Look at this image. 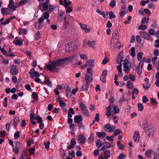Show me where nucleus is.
I'll return each instance as SVG.
<instances>
[{"instance_id": "f257e3e1", "label": "nucleus", "mask_w": 159, "mask_h": 159, "mask_svg": "<svg viewBox=\"0 0 159 159\" xmlns=\"http://www.w3.org/2000/svg\"><path fill=\"white\" fill-rule=\"evenodd\" d=\"M68 58L60 59L59 60L54 59L51 63L46 65L47 68L51 72H56L58 71L59 67L63 65L66 61L68 60Z\"/></svg>"}, {"instance_id": "f03ea898", "label": "nucleus", "mask_w": 159, "mask_h": 159, "mask_svg": "<svg viewBox=\"0 0 159 159\" xmlns=\"http://www.w3.org/2000/svg\"><path fill=\"white\" fill-rule=\"evenodd\" d=\"M8 7V8H2L1 9V13L3 15L7 14V13L8 12L9 8L11 10L15 11L18 6H15L14 1L13 0H10L9 4Z\"/></svg>"}, {"instance_id": "7ed1b4c3", "label": "nucleus", "mask_w": 159, "mask_h": 159, "mask_svg": "<svg viewBox=\"0 0 159 159\" xmlns=\"http://www.w3.org/2000/svg\"><path fill=\"white\" fill-rule=\"evenodd\" d=\"M143 129L146 134L150 136H152L154 134V131L151 125L147 122L143 125Z\"/></svg>"}, {"instance_id": "20e7f679", "label": "nucleus", "mask_w": 159, "mask_h": 159, "mask_svg": "<svg viewBox=\"0 0 159 159\" xmlns=\"http://www.w3.org/2000/svg\"><path fill=\"white\" fill-rule=\"evenodd\" d=\"M123 64L124 71L126 73H129L130 69H131V66L128 60L127 59H125Z\"/></svg>"}, {"instance_id": "39448f33", "label": "nucleus", "mask_w": 159, "mask_h": 159, "mask_svg": "<svg viewBox=\"0 0 159 159\" xmlns=\"http://www.w3.org/2000/svg\"><path fill=\"white\" fill-rule=\"evenodd\" d=\"M93 78L92 76H90L86 74L85 76V80L86 81L85 87H86V89H88L90 83L92 81Z\"/></svg>"}, {"instance_id": "423d86ee", "label": "nucleus", "mask_w": 159, "mask_h": 159, "mask_svg": "<svg viewBox=\"0 0 159 159\" xmlns=\"http://www.w3.org/2000/svg\"><path fill=\"white\" fill-rule=\"evenodd\" d=\"M80 106L82 112L85 116H88L89 115V112L85 105L83 102H80Z\"/></svg>"}, {"instance_id": "0eeeda50", "label": "nucleus", "mask_w": 159, "mask_h": 159, "mask_svg": "<svg viewBox=\"0 0 159 159\" xmlns=\"http://www.w3.org/2000/svg\"><path fill=\"white\" fill-rule=\"evenodd\" d=\"M123 58V52L122 51H120L116 57L117 62L118 64H121L123 61L122 59Z\"/></svg>"}, {"instance_id": "6e6552de", "label": "nucleus", "mask_w": 159, "mask_h": 159, "mask_svg": "<svg viewBox=\"0 0 159 159\" xmlns=\"http://www.w3.org/2000/svg\"><path fill=\"white\" fill-rule=\"evenodd\" d=\"M143 65V63H142V61H140L137 67L136 71L139 75H141L142 73V68Z\"/></svg>"}, {"instance_id": "1a4fd4ad", "label": "nucleus", "mask_w": 159, "mask_h": 159, "mask_svg": "<svg viewBox=\"0 0 159 159\" xmlns=\"http://www.w3.org/2000/svg\"><path fill=\"white\" fill-rule=\"evenodd\" d=\"M11 73L13 75H15L18 73V70L16 65H13L11 67L10 70Z\"/></svg>"}, {"instance_id": "9d476101", "label": "nucleus", "mask_w": 159, "mask_h": 159, "mask_svg": "<svg viewBox=\"0 0 159 159\" xmlns=\"http://www.w3.org/2000/svg\"><path fill=\"white\" fill-rule=\"evenodd\" d=\"M103 143L105 144V145H107V144H108V145H107V146H105V145H104L102 148H101V151H103L106 149L109 148H112L113 147V145H111V144L108 142L104 141L103 142Z\"/></svg>"}, {"instance_id": "9b49d317", "label": "nucleus", "mask_w": 159, "mask_h": 159, "mask_svg": "<svg viewBox=\"0 0 159 159\" xmlns=\"http://www.w3.org/2000/svg\"><path fill=\"white\" fill-rule=\"evenodd\" d=\"M76 144L75 139H72L70 141V144L68 146L67 148L68 150H70L71 149L74 148Z\"/></svg>"}, {"instance_id": "f8f14e48", "label": "nucleus", "mask_w": 159, "mask_h": 159, "mask_svg": "<svg viewBox=\"0 0 159 159\" xmlns=\"http://www.w3.org/2000/svg\"><path fill=\"white\" fill-rule=\"evenodd\" d=\"M94 62V61L93 59L89 60L86 62L84 65V67H87L90 66L93 67L94 66L93 63Z\"/></svg>"}, {"instance_id": "ddd939ff", "label": "nucleus", "mask_w": 159, "mask_h": 159, "mask_svg": "<svg viewBox=\"0 0 159 159\" xmlns=\"http://www.w3.org/2000/svg\"><path fill=\"white\" fill-rule=\"evenodd\" d=\"M79 25L80 26L81 28L83 30L85 33H88L90 30V29L89 28H87V25L86 24H82L81 23H79Z\"/></svg>"}, {"instance_id": "4468645a", "label": "nucleus", "mask_w": 159, "mask_h": 159, "mask_svg": "<svg viewBox=\"0 0 159 159\" xmlns=\"http://www.w3.org/2000/svg\"><path fill=\"white\" fill-rule=\"evenodd\" d=\"M73 48L71 43H68L66 47V51L67 52H70L73 51Z\"/></svg>"}, {"instance_id": "2eb2a0df", "label": "nucleus", "mask_w": 159, "mask_h": 159, "mask_svg": "<svg viewBox=\"0 0 159 159\" xmlns=\"http://www.w3.org/2000/svg\"><path fill=\"white\" fill-rule=\"evenodd\" d=\"M140 138V135L138 131H135L133 136V139L135 141H138Z\"/></svg>"}, {"instance_id": "dca6fc26", "label": "nucleus", "mask_w": 159, "mask_h": 159, "mask_svg": "<svg viewBox=\"0 0 159 159\" xmlns=\"http://www.w3.org/2000/svg\"><path fill=\"white\" fill-rule=\"evenodd\" d=\"M140 36L141 37L145 38L146 39H149L150 38V36L148 34V33H145L144 32H142Z\"/></svg>"}, {"instance_id": "f3484780", "label": "nucleus", "mask_w": 159, "mask_h": 159, "mask_svg": "<svg viewBox=\"0 0 159 159\" xmlns=\"http://www.w3.org/2000/svg\"><path fill=\"white\" fill-rule=\"evenodd\" d=\"M119 36L117 35V34L116 33L114 32L112 34V37L111 39V42L112 41H114V40L115 39V41L116 43V42H118V39Z\"/></svg>"}, {"instance_id": "a211bd4d", "label": "nucleus", "mask_w": 159, "mask_h": 159, "mask_svg": "<svg viewBox=\"0 0 159 159\" xmlns=\"http://www.w3.org/2000/svg\"><path fill=\"white\" fill-rule=\"evenodd\" d=\"M105 128H107L106 129H105V131L110 132H112V130L111 128V126L110 124L108 123L106 124L104 127V129H105Z\"/></svg>"}, {"instance_id": "6ab92c4d", "label": "nucleus", "mask_w": 159, "mask_h": 159, "mask_svg": "<svg viewBox=\"0 0 159 159\" xmlns=\"http://www.w3.org/2000/svg\"><path fill=\"white\" fill-rule=\"evenodd\" d=\"M74 120L75 122L76 123H79L82 121V118L80 115L76 116H75Z\"/></svg>"}, {"instance_id": "aec40b11", "label": "nucleus", "mask_w": 159, "mask_h": 159, "mask_svg": "<svg viewBox=\"0 0 159 159\" xmlns=\"http://www.w3.org/2000/svg\"><path fill=\"white\" fill-rule=\"evenodd\" d=\"M59 150L60 153L61 158L63 159H65V158L66 156V153L65 152V151L63 149H60Z\"/></svg>"}, {"instance_id": "412c9836", "label": "nucleus", "mask_w": 159, "mask_h": 159, "mask_svg": "<svg viewBox=\"0 0 159 159\" xmlns=\"http://www.w3.org/2000/svg\"><path fill=\"white\" fill-rule=\"evenodd\" d=\"M13 120V122L12 125L14 127H16L18 123L19 122V118L17 116L15 117Z\"/></svg>"}, {"instance_id": "4be33fe9", "label": "nucleus", "mask_w": 159, "mask_h": 159, "mask_svg": "<svg viewBox=\"0 0 159 159\" xmlns=\"http://www.w3.org/2000/svg\"><path fill=\"white\" fill-rule=\"evenodd\" d=\"M79 140L81 144H84L85 142V138L84 135H80L78 137Z\"/></svg>"}, {"instance_id": "5701e85b", "label": "nucleus", "mask_w": 159, "mask_h": 159, "mask_svg": "<svg viewBox=\"0 0 159 159\" xmlns=\"http://www.w3.org/2000/svg\"><path fill=\"white\" fill-rule=\"evenodd\" d=\"M95 44V42L94 41H89L87 43V44L88 46L92 48H93Z\"/></svg>"}, {"instance_id": "b1692460", "label": "nucleus", "mask_w": 159, "mask_h": 159, "mask_svg": "<svg viewBox=\"0 0 159 159\" xmlns=\"http://www.w3.org/2000/svg\"><path fill=\"white\" fill-rule=\"evenodd\" d=\"M30 75L32 78L34 77H38L39 76V73L37 71H34L33 73H30Z\"/></svg>"}, {"instance_id": "393cba45", "label": "nucleus", "mask_w": 159, "mask_h": 159, "mask_svg": "<svg viewBox=\"0 0 159 159\" xmlns=\"http://www.w3.org/2000/svg\"><path fill=\"white\" fill-rule=\"evenodd\" d=\"M106 135V134L104 132H103L101 133L99 132H97V137L101 139L102 138H102H104L105 137Z\"/></svg>"}, {"instance_id": "a878e982", "label": "nucleus", "mask_w": 159, "mask_h": 159, "mask_svg": "<svg viewBox=\"0 0 159 159\" xmlns=\"http://www.w3.org/2000/svg\"><path fill=\"white\" fill-rule=\"evenodd\" d=\"M152 150L148 149L145 152V154L146 156H147L150 158L151 157L152 153Z\"/></svg>"}, {"instance_id": "bb28decb", "label": "nucleus", "mask_w": 159, "mask_h": 159, "mask_svg": "<svg viewBox=\"0 0 159 159\" xmlns=\"http://www.w3.org/2000/svg\"><path fill=\"white\" fill-rule=\"evenodd\" d=\"M69 25V22L68 21H64V25L62 27V30L66 29Z\"/></svg>"}, {"instance_id": "cd10ccee", "label": "nucleus", "mask_w": 159, "mask_h": 159, "mask_svg": "<svg viewBox=\"0 0 159 159\" xmlns=\"http://www.w3.org/2000/svg\"><path fill=\"white\" fill-rule=\"evenodd\" d=\"M34 25L35 27L38 29L41 28L42 27L41 23L39 22H36L35 23Z\"/></svg>"}, {"instance_id": "c85d7f7f", "label": "nucleus", "mask_w": 159, "mask_h": 159, "mask_svg": "<svg viewBox=\"0 0 159 159\" xmlns=\"http://www.w3.org/2000/svg\"><path fill=\"white\" fill-rule=\"evenodd\" d=\"M126 86L128 88L131 89L133 88V84L131 81H129L127 82Z\"/></svg>"}, {"instance_id": "c756f323", "label": "nucleus", "mask_w": 159, "mask_h": 159, "mask_svg": "<svg viewBox=\"0 0 159 159\" xmlns=\"http://www.w3.org/2000/svg\"><path fill=\"white\" fill-rule=\"evenodd\" d=\"M135 48L134 47H132L130 50V55L133 57H134L135 55Z\"/></svg>"}, {"instance_id": "7c9ffc66", "label": "nucleus", "mask_w": 159, "mask_h": 159, "mask_svg": "<svg viewBox=\"0 0 159 159\" xmlns=\"http://www.w3.org/2000/svg\"><path fill=\"white\" fill-rule=\"evenodd\" d=\"M13 43L16 45L21 46L22 45V41H21L20 40H17L16 41L14 40L13 41Z\"/></svg>"}, {"instance_id": "2f4dec72", "label": "nucleus", "mask_w": 159, "mask_h": 159, "mask_svg": "<svg viewBox=\"0 0 159 159\" xmlns=\"http://www.w3.org/2000/svg\"><path fill=\"white\" fill-rule=\"evenodd\" d=\"M87 74L88 75V74H89V75L91 76H92L93 74L91 67H90L88 68L87 69Z\"/></svg>"}, {"instance_id": "473e14b6", "label": "nucleus", "mask_w": 159, "mask_h": 159, "mask_svg": "<svg viewBox=\"0 0 159 159\" xmlns=\"http://www.w3.org/2000/svg\"><path fill=\"white\" fill-rule=\"evenodd\" d=\"M48 3H45V2H44L43 3V10L41 9V11H46L47 10L48 8Z\"/></svg>"}, {"instance_id": "72a5a7b5", "label": "nucleus", "mask_w": 159, "mask_h": 159, "mask_svg": "<svg viewBox=\"0 0 159 159\" xmlns=\"http://www.w3.org/2000/svg\"><path fill=\"white\" fill-rule=\"evenodd\" d=\"M109 18L111 19L115 18L116 17V16L112 11H111L109 12Z\"/></svg>"}, {"instance_id": "f704fd0d", "label": "nucleus", "mask_w": 159, "mask_h": 159, "mask_svg": "<svg viewBox=\"0 0 159 159\" xmlns=\"http://www.w3.org/2000/svg\"><path fill=\"white\" fill-rule=\"evenodd\" d=\"M113 108L114 111V114H116V113H118L119 112V109L117 107L116 105H114L113 106Z\"/></svg>"}, {"instance_id": "c9c22d12", "label": "nucleus", "mask_w": 159, "mask_h": 159, "mask_svg": "<svg viewBox=\"0 0 159 159\" xmlns=\"http://www.w3.org/2000/svg\"><path fill=\"white\" fill-rule=\"evenodd\" d=\"M116 4V2L115 0H111L109 6L112 8L114 7Z\"/></svg>"}, {"instance_id": "e433bc0d", "label": "nucleus", "mask_w": 159, "mask_h": 159, "mask_svg": "<svg viewBox=\"0 0 159 159\" xmlns=\"http://www.w3.org/2000/svg\"><path fill=\"white\" fill-rule=\"evenodd\" d=\"M44 82L45 84L48 86H50V87H51L52 86V84L50 82L49 79H48L47 80H45Z\"/></svg>"}, {"instance_id": "4c0bfd02", "label": "nucleus", "mask_w": 159, "mask_h": 159, "mask_svg": "<svg viewBox=\"0 0 159 159\" xmlns=\"http://www.w3.org/2000/svg\"><path fill=\"white\" fill-rule=\"evenodd\" d=\"M20 137V133L19 131H17L15 133L14 135V139H17Z\"/></svg>"}, {"instance_id": "58836bf2", "label": "nucleus", "mask_w": 159, "mask_h": 159, "mask_svg": "<svg viewBox=\"0 0 159 159\" xmlns=\"http://www.w3.org/2000/svg\"><path fill=\"white\" fill-rule=\"evenodd\" d=\"M105 157L107 158H109L110 155V152L109 150L105 151L104 152Z\"/></svg>"}, {"instance_id": "ea45409f", "label": "nucleus", "mask_w": 159, "mask_h": 159, "mask_svg": "<svg viewBox=\"0 0 159 159\" xmlns=\"http://www.w3.org/2000/svg\"><path fill=\"white\" fill-rule=\"evenodd\" d=\"M150 84H149V83H146V84L144 83L143 84V87L146 90L150 88Z\"/></svg>"}, {"instance_id": "a19ab883", "label": "nucleus", "mask_w": 159, "mask_h": 159, "mask_svg": "<svg viewBox=\"0 0 159 159\" xmlns=\"http://www.w3.org/2000/svg\"><path fill=\"white\" fill-rule=\"evenodd\" d=\"M32 96L34 99L37 101L38 100V95L35 92H33L32 94Z\"/></svg>"}, {"instance_id": "79ce46f5", "label": "nucleus", "mask_w": 159, "mask_h": 159, "mask_svg": "<svg viewBox=\"0 0 159 159\" xmlns=\"http://www.w3.org/2000/svg\"><path fill=\"white\" fill-rule=\"evenodd\" d=\"M143 53L142 52H139L137 54V57L138 61H140L143 56Z\"/></svg>"}, {"instance_id": "37998d69", "label": "nucleus", "mask_w": 159, "mask_h": 159, "mask_svg": "<svg viewBox=\"0 0 159 159\" xmlns=\"http://www.w3.org/2000/svg\"><path fill=\"white\" fill-rule=\"evenodd\" d=\"M138 109L139 111H142L143 108V104L140 103H139L138 105Z\"/></svg>"}, {"instance_id": "c03bdc74", "label": "nucleus", "mask_w": 159, "mask_h": 159, "mask_svg": "<svg viewBox=\"0 0 159 159\" xmlns=\"http://www.w3.org/2000/svg\"><path fill=\"white\" fill-rule=\"evenodd\" d=\"M147 26L146 25H140L138 29L139 30H144L147 28Z\"/></svg>"}, {"instance_id": "a18cd8bd", "label": "nucleus", "mask_w": 159, "mask_h": 159, "mask_svg": "<svg viewBox=\"0 0 159 159\" xmlns=\"http://www.w3.org/2000/svg\"><path fill=\"white\" fill-rule=\"evenodd\" d=\"M35 150V149L34 146L29 149V151L30 154L31 155H33L34 153Z\"/></svg>"}, {"instance_id": "49530a36", "label": "nucleus", "mask_w": 159, "mask_h": 159, "mask_svg": "<svg viewBox=\"0 0 159 159\" xmlns=\"http://www.w3.org/2000/svg\"><path fill=\"white\" fill-rule=\"evenodd\" d=\"M147 18L146 17H143L141 21V23L145 24L147 23L148 22L149 19L148 18L147 20Z\"/></svg>"}, {"instance_id": "de8ad7c7", "label": "nucleus", "mask_w": 159, "mask_h": 159, "mask_svg": "<svg viewBox=\"0 0 159 159\" xmlns=\"http://www.w3.org/2000/svg\"><path fill=\"white\" fill-rule=\"evenodd\" d=\"M125 157V155L123 154V153H121L118 157L117 159H123Z\"/></svg>"}, {"instance_id": "09e8293b", "label": "nucleus", "mask_w": 159, "mask_h": 159, "mask_svg": "<svg viewBox=\"0 0 159 159\" xmlns=\"http://www.w3.org/2000/svg\"><path fill=\"white\" fill-rule=\"evenodd\" d=\"M27 0H22L20 1L19 4H18L19 5L18 6L23 5L27 2Z\"/></svg>"}, {"instance_id": "8fccbe9b", "label": "nucleus", "mask_w": 159, "mask_h": 159, "mask_svg": "<svg viewBox=\"0 0 159 159\" xmlns=\"http://www.w3.org/2000/svg\"><path fill=\"white\" fill-rule=\"evenodd\" d=\"M49 13L48 11H46L44 13L43 17L45 19H47L49 17Z\"/></svg>"}, {"instance_id": "3c124183", "label": "nucleus", "mask_w": 159, "mask_h": 159, "mask_svg": "<svg viewBox=\"0 0 159 159\" xmlns=\"http://www.w3.org/2000/svg\"><path fill=\"white\" fill-rule=\"evenodd\" d=\"M121 132L120 130L119 129H116L115 131L113 132V134L115 136H116L118 134H120Z\"/></svg>"}, {"instance_id": "603ef678", "label": "nucleus", "mask_w": 159, "mask_h": 159, "mask_svg": "<svg viewBox=\"0 0 159 159\" xmlns=\"http://www.w3.org/2000/svg\"><path fill=\"white\" fill-rule=\"evenodd\" d=\"M130 80L132 82H134L135 80V77L132 74H130L129 76Z\"/></svg>"}, {"instance_id": "864d4df0", "label": "nucleus", "mask_w": 159, "mask_h": 159, "mask_svg": "<svg viewBox=\"0 0 159 159\" xmlns=\"http://www.w3.org/2000/svg\"><path fill=\"white\" fill-rule=\"evenodd\" d=\"M15 144H16V146L15 148H17L18 149L19 148H20V147H21V144L18 141H16L15 142Z\"/></svg>"}, {"instance_id": "5fc2aeb1", "label": "nucleus", "mask_w": 159, "mask_h": 159, "mask_svg": "<svg viewBox=\"0 0 159 159\" xmlns=\"http://www.w3.org/2000/svg\"><path fill=\"white\" fill-rule=\"evenodd\" d=\"M108 62V59L106 57H105L103 60L102 61V63L103 64L105 65Z\"/></svg>"}, {"instance_id": "6e6d98bb", "label": "nucleus", "mask_w": 159, "mask_h": 159, "mask_svg": "<svg viewBox=\"0 0 159 159\" xmlns=\"http://www.w3.org/2000/svg\"><path fill=\"white\" fill-rule=\"evenodd\" d=\"M59 103L60 104V105L62 107H64L66 106V103L62 101H59Z\"/></svg>"}, {"instance_id": "4d7b16f0", "label": "nucleus", "mask_w": 159, "mask_h": 159, "mask_svg": "<svg viewBox=\"0 0 159 159\" xmlns=\"http://www.w3.org/2000/svg\"><path fill=\"white\" fill-rule=\"evenodd\" d=\"M148 99L147 98V97L145 96H143L142 98V101L143 103H146L148 101Z\"/></svg>"}, {"instance_id": "13d9d810", "label": "nucleus", "mask_w": 159, "mask_h": 159, "mask_svg": "<svg viewBox=\"0 0 159 159\" xmlns=\"http://www.w3.org/2000/svg\"><path fill=\"white\" fill-rule=\"evenodd\" d=\"M50 145V142L49 141H47L46 142H45L44 143V145L45 146V148L47 149L49 148Z\"/></svg>"}, {"instance_id": "bf43d9fd", "label": "nucleus", "mask_w": 159, "mask_h": 159, "mask_svg": "<svg viewBox=\"0 0 159 159\" xmlns=\"http://www.w3.org/2000/svg\"><path fill=\"white\" fill-rule=\"evenodd\" d=\"M150 101L152 104L153 105H155L157 104V102L153 98H151L150 99Z\"/></svg>"}, {"instance_id": "052dcab7", "label": "nucleus", "mask_w": 159, "mask_h": 159, "mask_svg": "<svg viewBox=\"0 0 159 159\" xmlns=\"http://www.w3.org/2000/svg\"><path fill=\"white\" fill-rule=\"evenodd\" d=\"M66 8H67L66 11V13H70L72 11V8L71 7H67Z\"/></svg>"}, {"instance_id": "680f3d73", "label": "nucleus", "mask_w": 159, "mask_h": 159, "mask_svg": "<svg viewBox=\"0 0 159 159\" xmlns=\"http://www.w3.org/2000/svg\"><path fill=\"white\" fill-rule=\"evenodd\" d=\"M0 136L2 137H4L6 136L5 132L4 130H2L0 132Z\"/></svg>"}, {"instance_id": "e2e57ef3", "label": "nucleus", "mask_w": 159, "mask_h": 159, "mask_svg": "<svg viewBox=\"0 0 159 159\" xmlns=\"http://www.w3.org/2000/svg\"><path fill=\"white\" fill-rule=\"evenodd\" d=\"M149 33L151 35H153L155 34V30L152 29H150L149 30Z\"/></svg>"}, {"instance_id": "0e129e2a", "label": "nucleus", "mask_w": 159, "mask_h": 159, "mask_svg": "<svg viewBox=\"0 0 159 159\" xmlns=\"http://www.w3.org/2000/svg\"><path fill=\"white\" fill-rule=\"evenodd\" d=\"M10 19H9V18L7 19L6 20V21L4 22H2L1 23V24L2 25H7V24H8L9 22H10Z\"/></svg>"}, {"instance_id": "69168bd1", "label": "nucleus", "mask_w": 159, "mask_h": 159, "mask_svg": "<svg viewBox=\"0 0 159 159\" xmlns=\"http://www.w3.org/2000/svg\"><path fill=\"white\" fill-rule=\"evenodd\" d=\"M154 155L157 154H159V148H156L154 150Z\"/></svg>"}, {"instance_id": "338daca9", "label": "nucleus", "mask_w": 159, "mask_h": 159, "mask_svg": "<svg viewBox=\"0 0 159 159\" xmlns=\"http://www.w3.org/2000/svg\"><path fill=\"white\" fill-rule=\"evenodd\" d=\"M149 2V0H147L146 1H142L141 2V4L143 6H144L146 4Z\"/></svg>"}, {"instance_id": "774afa93", "label": "nucleus", "mask_w": 159, "mask_h": 159, "mask_svg": "<svg viewBox=\"0 0 159 159\" xmlns=\"http://www.w3.org/2000/svg\"><path fill=\"white\" fill-rule=\"evenodd\" d=\"M25 88L28 91H30L31 90V88L30 84H27L25 85Z\"/></svg>"}]
</instances>
